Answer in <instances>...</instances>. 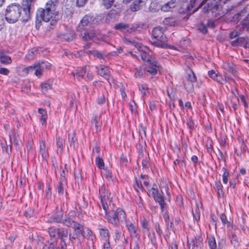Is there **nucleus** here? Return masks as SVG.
I'll use <instances>...</instances> for the list:
<instances>
[{
  "label": "nucleus",
  "mask_w": 249,
  "mask_h": 249,
  "mask_svg": "<svg viewBox=\"0 0 249 249\" xmlns=\"http://www.w3.org/2000/svg\"><path fill=\"white\" fill-rule=\"evenodd\" d=\"M55 6L53 1L50 0L46 3L45 9H39L36 13V23L38 21V23H40L41 20L45 22H48L51 20L53 21L55 20Z\"/></svg>",
  "instance_id": "1"
},
{
  "label": "nucleus",
  "mask_w": 249,
  "mask_h": 249,
  "mask_svg": "<svg viewBox=\"0 0 249 249\" xmlns=\"http://www.w3.org/2000/svg\"><path fill=\"white\" fill-rule=\"evenodd\" d=\"M152 36L156 39L152 42V44L158 47L162 48H170L174 49L173 46H169L167 44V39L164 34V29L162 27H155L152 31Z\"/></svg>",
  "instance_id": "2"
},
{
  "label": "nucleus",
  "mask_w": 249,
  "mask_h": 249,
  "mask_svg": "<svg viewBox=\"0 0 249 249\" xmlns=\"http://www.w3.org/2000/svg\"><path fill=\"white\" fill-rule=\"evenodd\" d=\"M21 6L18 4H11L7 6L5 11V19L10 23L16 22L19 18Z\"/></svg>",
  "instance_id": "3"
},
{
  "label": "nucleus",
  "mask_w": 249,
  "mask_h": 249,
  "mask_svg": "<svg viewBox=\"0 0 249 249\" xmlns=\"http://www.w3.org/2000/svg\"><path fill=\"white\" fill-rule=\"evenodd\" d=\"M227 1L224 0H203L201 2V5H205L203 9L204 13L211 11L213 14L217 18L220 16L219 12H217L219 9V2H221L225 3Z\"/></svg>",
  "instance_id": "4"
},
{
  "label": "nucleus",
  "mask_w": 249,
  "mask_h": 249,
  "mask_svg": "<svg viewBox=\"0 0 249 249\" xmlns=\"http://www.w3.org/2000/svg\"><path fill=\"white\" fill-rule=\"evenodd\" d=\"M106 218L107 221L114 227H118L120 223L125 219L126 214L122 209L118 208L114 211L112 215L106 214Z\"/></svg>",
  "instance_id": "5"
},
{
  "label": "nucleus",
  "mask_w": 249,
  "mask_h": 249,
  "mask_svg": "<svg viewBox=\"0 0 249 249\" xmlns=\"http://www.w3.org/2000/svg\"><path fill=\"white\" fill-rule=\"evenodd\" d=\"M94 20L93 17L89 15H85L81 20L79 24L78 28L80 31H86L89 28L93 27V21Z\"/></svg>",
  "instance_id": "6"
},
{
  "label": "nucleus",
  "mask_w": 249,
  "mask_h": 249,
  "mask_svg": "<svg viewBox=\"0 0 249 249\" xmlns=\"http://www.w3.org/2000/svg\"><path fill=\"white\" fill-rule=\"evenodd\" d=\"M97 73L104 77L107 80L108 83L111 84V80H112V78L110 75V70L107 66L100 65L99 66H95Z\"/></svg>",
  "instance_id": "7"
},
{
  "label": "nucleus",
  "mask_w": 249,
  "mask_h": 249,
  "mask_svg": "<svg viewBox=\"0 0 249 249\" xmlns=\"http://www.w3.org/2000/svg\"><path fill=\"white\" fill-rule=\"evenodd\" d=\"M39 66V65L37 63L25 68L22 70V74L26 76L29 72L35 70V74L38 77H40L42 75V72L44 70Z\"/></svg>",
  "instance_id": "8"
},
{
  "label": "nucleus",
  "mask_w": 249,
  "mask_h": 249,
  "mask_svg": "<svg viewBox=\"0 0 249 249\" xmlns=\"http://www.w3.org/2000/svg\"><path fill=\"white\" fill-rule=\"evenodd\" d=\"M147 63V66L146 68L147 71L152 75L156 74L160 69L159 62L154 58Z\"/></svg>",
  "instance_id": "9"
},
{
  "label": "nucleus",
  "mask_w": 249,
  "mask_h": 249,
  "mask_svg": "<svg viewBox=\"0 0 249 249\" xmlns=\"http://www.w3.org/2000/svg\"><path fill=\"white\" fill-rule=\"evenodd\" d=\"M100 200L102 207L105 211L108 209L107 201L109 193L105 187L102 186L99 189Z\"/></svg>",
  "instance_id": "10"
},
{
  "label": "nucleus",
  "mask_w": 249,
  "mask_h": 249,
  "mask_svg": "<svg viewBox=\"0 0 249 249\" xmlns=\"http://www.w3.org/2000/svg\"><path fill=\"white\" fill-rule=\"evenodd\" d=\"M209 77L213 80L216 81L220 84H224L227 82V78L216 72L214 70L209 71L208 72Z\"/></svg>",
  "instance_id": "11"
},
{
  "label": "nucleus",
  "mask_w": 249,
  "mask_h": 249,
  "mask_svg": "<svg viewBox=\"0 0 249 249\" xmlns=\"http://www.w3.org/2000/svg\"><path fill=\"white\" fill-rule=\"evenodd\" d=\"M187 243L188 246L190 249H191V247H192V249H194L195 247L201 249L203 246L202 238L200 236H195L190 241L188 240Z\"/></svg>",
  "instance_id": "12"
},
{
  "label": "nucleus",
  "mask_w": 249,
  "mask_h": 249,
  "mask_svg": "<svg viewBox=\"0 0 249 249\" xmlns=\"http://www.w3.org/2000/svg\"><path fill=\"white\" fill-rule=\"evenodd\" d=\"M137 49L140 53L142 59L143 61L148 62L154 58L148 53L147 51L148 50V48L146 46L142 45V47Z\"/></svg>",
  "instance_id": "13"
},
{
  "label": "nucleus",
  "mask_w": 249,
  "mask_h": 249,
  "mask_svg": "<svg viewBox=\"0 0 249 249\" xmlns=\"http://www.w3.org/2000/svg\"><path fill=\"white\" fill-rule=\"evenodd\" d=\"M39 153L41 155L43 160H46L49 156L47 148L46 145L45 139H42L39 141Z\"/></svg>",
  "instance_id": "14"
},
{
  "label": "nucleus",
  "mask_w": 249,
  "mask_h": 249,
  "mask_svg": "<svg viewBox=\"0 0 249 249\" xmlns=\"http://www.w3.org/2000/svg\"><path fill=\"white\" fill-rule=\"evenodd\" d=\"M114 28L122 33H132L131 25L124 22H120L115 24Z\"/></svg>",
  "instance_id": "15"
},
{
  "label": "nucleus",
  "mask_w": 249,
  "mask_h": 249,
  "mask_svg": "<svg viewBox=\"0 0 249 249\" xmlns=\"http://www.w3.org/2000/svg\"><path fill=\"white\" fill-rule=\"evenodd\" d=\"M126 227L131 234L138 240L140 238V235L137 233V227L131 222H126Z\"/></svg>",
  "instance_id": "16"
},
{
  "label": "nucleus",
  "mask_w": 249,
  "mask_h": 249,
  "mask_svg": "<svg viewBox=\"0 0 249 249\" xmlns=\"http://www.w3.org/2000/svg\"><path fill=\"white\" fill-rule=\"evenodd\" d=\"M80 36L84 40H91L95 36V32L94 30L81 31Z\"/></svg>",
  "instance_id": "17"
},
{
  "label": "nucleus",
  "mask_w": 249,
  "mask_h": 249,
  "mask_svg": "<svg viewBox=\"0 0 249 249\" xmlns=\"http://www.w3.org/2000/svg\"><path fill=\"white\" fill-rule=\"evenodd\" d=\"M38 112L39 114V118L42 125L46 126L47 124V120L48 119V114L46 110L39 108Z\"/></svg>",
  "instance_id": "18"
},
{
  "label": "nucleus",
  "mask_w": 249,
  "mask_h": 249,
  "mask_svg": "<svg viewBox=\"0 0 249 249\" xmlns=\"http://www.w3.org/2000/svg\"><path fill=\"white\" fill-rule=\"evenodd\" d=\"M67 186V181L65 177H61L60 179L58 184L57 186V191L59 195H63L64 193L65 188Z\"/></svg>",
  "instance_id": "19"
},
{
  "label": "nucleus",
  "mask_w": 249,
  "mask_h": 249,
  "mask_svg": "<svg viewBox=\"0 0 249 249\" xmlns=\"http://www.w3.org/2000/svg\"><path fill=\"white\" fill-rule=\"evenodd\" d=\"M156 186L155 185H154L153 187L151 189V194L152 196L154 199V200L157 202L159 201L160 200H161L162 199L164 198V196H163V193H162V194L160 193L158 188L157 187H155Z\"/></svg>",
  "instance_id": "20"
},
{
  "label": "nucleus",
  "mask_w": 249,
  "mask_h": 249,
  "mask_svg": "<svg viewBox=\"0 0 249 249\" xmlns=\"http://www.w3.org/2000/svg\"><path fill=\"white\" fill-rule=\"evenodd\" d=\"M248 42V38L247 37H238L235 40L231 41V45L232 46H245Z\"/></svg>",
  "instance_id": "21"
},
{
  "label": "nucleus",
  "mask_w": 249,
  "mask_h": 249,
  "mask_svg": "<svg viewBox=\"0 0 249 249\" xmlns=\"http://www.w3.org/2000/svg\"><path fill=\"white\" fill-rule=\"evenodd\" d=\"M86 72V67L79 68L72 72L74 76L79 80L82 79Z\"/></svg>",
  "instance_id": "22"
},
{
  "label": "nucleus",
  "mask_w": 249,
  "mask_h": 249,
  "mask_svg": "<svg viewBox=\"0 0 249 249\" xmlns=\"http://www.w3.org/2000/svg\"><path fill=\"white\" fill-rule=\"evenodd\" d=\"M174 224L173 222H171L170 228L175 233L181 229V220L179 217H177L175 218Z\"/></svg>",
  "instance_id": "23"
},
{
  "label": "nucleus",
  "mask_w": 249,
  "mask_h": 249,
  "mask_svg": "<svg viewBox=\"0 0 249 249\" xmlns=\"http://www.w3.org/2000/svg\"><path fill=\"white\" fill-rule=\"evenodd\" d=\"M98 230L99 232V234L101 239L102 240H109L110 239V234L109 233V231L105 227H101L98 228Z\"/></svg>",
  "instance_id": "24"
},
{
  "label": "nucleus",
  "mask_w": 249,
  "mask_h": 249,
  "mask_svg": "<svg viewBox=\"0 0 249 249\" xmlns=\"http://www.w3.org/2000/svg\"><path fill=\"white\" fill-rule=\"evenodd\" d=\"M87 239L89 241L88 242L89 246V248H94V240L95 239V235L92 232L91 230L89 228L87 229Z\"/></svg>",
  "instance_id": "25"
},
{
  "label": "nucleus",
  "mask_w": 249,
  "mask_h": 249,
  "mask_svg": "<svg viewBox=\"0 0 249 249\" xmlns=\"http://www.w3.org/2000/svg\"><path fill=\"white\" fill-rule=\"evenodd\" d=\"M147 28V25L145 23L139 22L134 23L131 24V31L132 32L136 31H141L142 29H146Z\"/></svg>",
  "instance_id": "26"
},
{
  "label": "nucleus",
  "mask_w": 249,
  "mask_h": 249,
  "mask_svg": "<svg viewBox=\"0 0 249 249\" xmlns=\"http://www.w3.org/2000/svg\"><path fill=\"white\" fill-rule=\"evenodd\" d=\"M143 1L141 0H135L130 5V9L132 12H136L141 9Z\"/></svg>",
  "instance_id": "27"
},
{
  "label": "nucleus",
  "mask_w": 249,
  "mask_h": 249,
  "mask_svg": "<svg viewBox=\"0 0 249 249\" xmlns=\"http://www.w3.org/2000/svg\"><path fill=\"white\" fill-rule=\"evenodd\" d=\"M0 61L3 65H7L12 63L11 57L4 54L3 53H0Z\"/></svg>",
  "instance_id": "28"
},
{
  "label": "nucleus",
  "mask_w": 249,
  "mask_h": 249,
  "mask_svg": "<svg viewBox=\"0 0 249 249\" xmlns=\"http://www.w3.org/2000/svg\"><path fill=\"white\" fill-rule=\"evenodd\" d=\"M223 68L229 72L234 73V65L231 62L229 61H225L223 64Z\"/></svg>",
  "instance_id": "29"
},
{
  "label": "nucleus",
  "mask_w": 249,
  "mask_h": 249,
  "mask_svg": "<svg viewBox=\"0 0 249 249\" xmlns=\"http://www.w3.org/2000/svg\"><path fill=\"white\" fill-rule=\"evenodd\" d=\"M123 41L125 44L134 46L137 49L140 48L141 47H142V44L141 43L136 41L133 39L124 38Z\"/></svg>",
  "instance_id": "30"
},
{
  "label": "nucleus",
  "mask_w": 249,
  "mask_h": 249,
  "mask_svg": "<svg viewBox=\"0 0 249 249\" xmlns=\"http://www.w3.org/2000/svg\"><path fill=\"white\" fill-rule=\"evenodd\" d=\"M35 0H25L23 1V11H25V12L26 13V14H27V13H28V14L30 13L32 4L33 2H34Z\"/></svg>",
  "instance_id": "31"
},
{
  "label": "nucleus",
  "mask_w": 249,
  "mask_h": 249,
  "mask_svg": "<svg viewBox=\"0 0 249 249\" xmlns=\"http://www.w3.org/2000/svg\"><path fill=\"white\" fill-rule=\"evenodd\" d=\"M230 238H231V242L234 247L238 246L239 245V241L237 236L235 233L232 231H230L228 233Z\"/></svg>",
  "instance_id": "32"
},
{
  "label": "nucleus",
  "mask_w": 249,
  "mask_h": 249,
  "mask_svg": "<svg viewBox=\"0 0 249 249\" xmlns=\"http://www.w3.org/2000/svg\"><path fill=\"white\" fill-rule=\"evenodd\" d=\"M175 7V3L172 0L165 3L163 5H162L161 7V10L163 12H169L172 8Z\"/></svg>",
  "instance_id": "33"
},
{
  "label": "nucleus",
  "mask_w": 249,
  "mask_h": 249,
  "mask_svg": "<svg viewBox=\"0 0 249 249\" xmlns=\"http://www.w3.org/2000/svg\"><path fill=\"white\" fill-rule=\"evenodd\" d=\"M163 23L167 26H174L177 23V19L173 17L166 18L163 20Z\"/></svg>",
  "instance_id": "34"
},
{
  "label": "nucleus",
  "mask_w": 249,
  "mask_h": 249,
  "mask_svg": "<svg viewBox=\"0 0 249 249\" xmlns=\"http://www.w3.org/2000/svg\"><path fill=\"white\" fill-rule=\"evenodd\" d=\"M75 234L76 235L77 240L79 243L81 244L84 240V236L83 234L84 229L74 231Z\"/></svg>",
  "instance_id": "35"
},
{
  "label": "nucleus",
  "mask_w": 249,
  "mask_h": 249,
  "mask_svg": "<svg viewBox=\"0 0 249 249\" xmlns=\"http://www.w3.org/2000/svg\"><path fill=\"white\" fill-rule=\"evenodd\" d=\"M141 224L144 232H148L149 231V223L146 218H143L141 220Z\"/></svg>",
  "instance_id": "36"
},
{
  "label": "nucleus",
  "mask_w": 249,
  "mask_h": 249,
  "mask_svg": "<svg viewBox=\"0 0 249 249\" xmlns=\"http://www.w3.org/2000/svg\"><path fill=\"white\" fill-rule=\"evenodd\" d=\"M222 171L223 172L222 175V181L224 184H227L228 182V178L230 177V173L227 170L225 167H223L222 168Z\"/></svg>",
  "instance_id": "37"
},
{
  "label": "nucleus",
  "mask_w": 249,
  "mask_h": 249,
  "mask_svg": "<svg viewBox=\"0 0 249 249\" xmlns=\"http://www.w3.org/2000/svg\"><path fill=\"white\" fill-rule=\"evenodd\" d=\"M62 213L54 215L50 218V221L51 222L62 223Z\"/></svg>",
  "instance_id": "38"
},
{
  "label": "nucleus",
  "mask_w": 249,
  "mask_h": 249,
  "mask_svg": "<svg viewBox=\"0 0 249 249\" xmlns=\"http://www.w3.org/2000/svg\"><path fill=\"white\" fill-rule=\"evenodd\" d=\"M208 245L211 249H216V243L213 236L210 237L208 239Z\"/></svg>",
  "instance_id": "39"
},
{
  "label": "nucleus",
  "mask_w": 249,
  "mask_h": 249,
  "mask_svg": "<svg viewBox=\"0 0 249 249\" xmlns=\"http://www.w3.org/2000/svg\"><path fill=\"white\" fill-rule=\"evenodd\" d=\"M187 79L191 83H194L196 81V77L192 70H190L188 72Z\"/></svg>",
  "instance_id": "40"
},
{
  "label": "nucleus",
  "mask_w": 249,
  "mask_h": 249,
  "mask_svg": "<svg viewBox=\"0 0 249 249\" xmlns=\"http://www.w3.org/2000/svg\"><path fill=\"white\" fill-rule=\"evenodd\" d=\"M74 220L69 216H66L65 219H63L62 223L68 227H72L73 225Z\"/></svg>",
  "instance_id": "41"
},
{
  "label": "nucleus",
  "mask_w": 249,
  "mask_h": 249,
  "mask_svg": "<svg viewBox=\"0 0 249 249\" xmlns=\"http://www.w3.org/2000/svg\"><path fill=\"white\" fill-rule=\"evenodd\" d=\"M48 232L51 237L55 238L57 236V234L59 232V229H57L54 227H51L49 228Z\"/></svg>",
  "instance_id": "42"
},
{
  "label": "nucleus",
  "mask_w": 249,
  "mask_h": 249,
  "mask_svg": "<svg viewBox=\"0 0 249 249\" xmlns=\"http://www.w3.org/2000/svg\"><path fill=\"white\" fill-rule=\"evenodd\" d=\"M100 1L107 9L110 8L114 2V0H100Z\"/></svg>",
  "instance_id": "43"
},
{
  "label": "nucleus",
  "mask_w": 249,
  "mask_h": 249,
  "mask_svg": "<svg viewBox=\"0 0 249 249\" xmlns=\"http://www.w3.org/2000/svg\"><path fill=\"white\" fill-rule=\"evenodd\" d=\"M68 236V231L66 230H61L59 229V232L57 236L61 238V240L67 239Z\"/></svg>",
  "instance_id": "44"
},
{
  "label": "nucleus",
  "mask_w": 249,
  "mask_h": 249,
  "mask_svg": "<svg viewBox=\"0 0 249 249\" xmlns=\"http://www.w3.org/2000/svg\"><path fill=\"white\" fill-rule=\"evenodd\" d=\"M95 163L96 166L100 169H104L105 164L103 160L99 157L96 158Z\"/></svg>",
  "instance_id": "45"
},
{
  "label": "nucleus",
  "mask_w": 249,
  "mask_h": 249,
  "mask_svg": "<svg viewBox=\"0 0 249 249\" xmlns=\"http://www.w3.org/2000/svg\"><path fill=\"white\" fill-rule=\"evenodd\" d=\"M242 24L244 29L249 31V13L246 18L242 20Z\"/></svg>",
  "instance_id": "46"
},
{
  "label": "nucleus",
  "mask_w": 249,
  "mask_h": 249,
  "mask_svg": "<svg viewBox=\"0 0 249 249\" xmlns=\"http://www.w3.org/2000/svg\"><path fill=\"white\" fill-rule=\"evenodd\" d=\"M144 71L141 68H136L135 70V76L136 77H141L143 76Z\"/></svg>",
  "instance_id": "47"
},
{
  "label": "nucleus",
  "mask_w": 249,
  "mask_h": 249,
  "mask_svg": "<svg viewBox=\"0 0 249 249\" xmlns=\"http://www.w3.org/2000/svg\"><path fill=\"white\" fill-rule=\"evenodd\" d=\"M134 187L137 192H138L139 190H142L143 187L142 185V181L141 180L135 179Z\"/></svg>",
  "instance_id": "48"
},
{
  "label": "nucleus",
  "mask_w": 249,
  "mask_h": 249,
  "mask_svg": "<svg viewBox=\"0 0 249 249\" xmlns=\"http://www.w3.org/2000/svg\"><path fill=\"white\" fill-rule=\"evenodd\" d=\"M223 225L227 226L228 233L230 231H232V230H236V227L228 220Z\"/></svg>",
  "instance_id": "49"
},
{
  "label": "nucleus",
  "mask_w": 249,
  "mask_h": 249,
  "mask_svg": "<svg viewBox=\"0 0 249 249\" xmlns=\"http://www.w3.org/2000/svg\"><path fill=\"white\" fill-rule=\"evenodd\" d=\"M39 65V67L44 70L45 69H49L51 68V64L47 61H41L37 63Z\"/></svg>",
  "instance_id": "50"
},
{
  "label": "nucleus",
  "mask_w": 249,
  "mask_h": 249,
  "mask_svg": "<svg viewBox=\"0 0 249 249\" xmlns=\"http://www.w3.org/2000/svg\"><path fill=\"white\" fill-rule=\"evenodd\" d=\"M160 206L161 212H164L167 208V204L165 201L164 198L157 202Z\"/></svg>",
  "instance_id": "51"
},
{
  "label": "nucleus",
  "mask_w": 249,
  "mask_h": 249,
  "mask_svg": "<svg viewBox=\"0 0 249 249\" xmlns=\"http://www.w3.org/2000/svg\"><path fill=\"white\" fill-rule=\"evenodd\" d=\"M57 247L56 242L53 241L50 243L49 246L46 244L43 247V249H56Z\"/></svg>",
  "instance_id": "52"
},
{
  "label": "nucleus",
  "mask_w": 249,
  "mask_h": 249,
  "mask_svg": "<svg viewBox=\"0 0 249 249\" xmlns=\"http://www.w3.org/2000/svg\"><path fill=\"white\" fill-rule=\"evenodd\" d=\"M239 98L241 103L244 107L245 109H247L248 108V104L247 103L246 97L244 95H240L239 96Z\"/></svg>",
  "instance_id": "53"
},
{
  "label": "nucleus",
  "mask_w": 249,
  "mask_h": 249,
  "mask_svg": "<svg viewBox=\"0 0 249 249\" xmlns=\"http://www.w3.org/2000/svg\"><path fill=\"white\" fill-rule=\"evenodd\" d=\"M41 90L43 92L47 91L51 89V85L49 83H42L41 84Z\"/></svg>",
  "instance_id": "54"
},
{
  "label": "nucleus",
  "mask_w": 249,
  "mask_h": 249,
  "mask_svg": "<svg viewBox=\"0 0 249 249\" xmlns=\"http://www.w3.org/2000/svg\"><path fill=\"white\" fill-rule=\"evenodd\" d=\"M91 53L93 56H96L99 59H104L103 56V53L97 50H93L91 52Z\"/></svg>",
  "instance_id": "55"
},
{
  "label": "nucleus",
  "mask_w": 249,
  "mask_h": 249,
  "mask_svg": "<svg viewBox=\"0 0 249 249\" xmlns=\"http://www.w3.org/2000/svg\"><path fill=\"white\" fill-rule=\"evenodd\" d=\"M63 141L62 139L59 137L56 138V145L58 148L60 149L61 151L63 150Z\"/></svg>",
  "instance_id": "56"
},
{
  "label": "nucleus",
  "mask_w": 249,
  "mask_h": 249,
  "mask_svg": "<svg viewBox=\"0 0 249 249\" xmlns=\"http://www.w3.org/2000/svg\"><path fill=\"white\" fill-rule=\"evenodd\" d=\"M120 91L122 98L123 99H125V98L126 97V94L125 92V88L123 85H122L120 87Z\"/></svg>",
  "instance_id": "57"
},
{
  "label": "nucleus",
  "mask_w": 249,
  "mask_h": 249,
  "mask_svg": "<svg viewBox=\"0 0 249 249\" xmlns=\"http://www.w3.org/2000/svg\"><path fill=\"white\" fill-rule=\"evenodd\" d=\"M186 124L190 130H192L194 128V123L192 119L188 120Z\"/></svg>",
  "instance_id": "58"
},
{
  "label": "nucleus",
  "mask_w": 249,
  "mask_h": 249,
  "mask_svg": "<svg viewBox=\"0 0 249 249\" xmlns=\"http://www.w3.org/2000/svg\"><path fill=\"white\" fill-rule=\"evenodd\" d=\"M120 162L124 166H126L127 162V160L125 156L122 154L121 156L120 157Z\"/></svg>",
  "instance_id": "59"
},
{
  "label": "nucleus",
  "mask_w": 249,
  "mask_h": 249,
  "mask_svg": "<svg viewBox=\"0 0 249 249\" xmlns=\"http://www.w3.org/2000/svg\"><path fill=\"white\" fill-rule=\"evenodd\" d=\"M46 197L47 199L50 198L52 196L51 188L50 186H47V188L45 191Z\"/></svg>",
  "instance_id": "60"
},
{
  "label": "nucleus",
  "mask_w": 249,
  "mask_h": 249,
  "mask_svg": "<svg viewBox=\"0 0 249 249\" xmlns=\"http://www.w3.org/2000/svg\"><path fill=\"white\" fill-rule=\"evenodd\" d=\"M106 102V98L104 95L102 94L98 97L97 103L99 105H103Z\"/></svg>",
  "instance_id": "61"
},
{
  "label": "nucleus",
  "mask_w": 249,
  "mask_h": 249,
  "mask_svg": "<svg viewBox=\"0 0 249 249\" xmlns=\"http://www.w3.org/2000/svg\"><path fill=\"white\" fill-rule=\"evenodd\" d=\"M103 245V249H109L110 248V244L109 240H104Z\"/></svg>",
  "instance_id": "62"
},
{
  "label": "nucleus",
  "mask_w": 249,
  "mask_h": 249,
  "mask_svg": "<svg viewBox=\"0 0 249 249\" xmlns=\"http://www.w3.org/2000/svg\"><path fill=\"white\" fill-rule=\"evenodd\" d=\"M72 227L74 228V231L84 229L83 226L82 225L79 223H75V222H74L73 225H72Z\"/></svg>",
  "instance_id": "63"
},
{
  "label": "nucleus",
  "mask_w": 249,
  "mask_h": 249,
  "mask_svg": "<svg viewBox=\"0 0 249 249\" xmlns=\"http://www.w3.org/2000/svg\"><path fill=\"white\" fill-rule=\"evenodd\" d=\"M72 227L74 228V231L84 229L83 226L82 225L79 223H75V222H74L73 225H72Z\"/></svg>",
  "instance_id": "64"
}]
</instances>
